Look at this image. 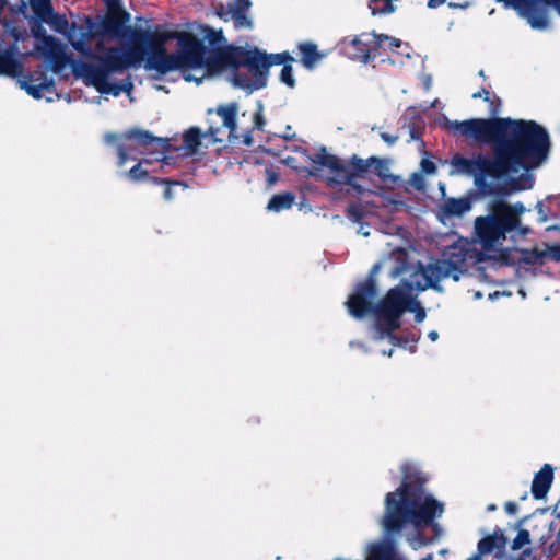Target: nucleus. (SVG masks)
<instances>
[{
  "label": "nucleus",
  "instance_id": "nucleus-1",
  "mask_svg": "<svg viewBox=\"0 0 560 560\" xmlns=\"http://www.w3.org/2000/svg\"><path fill=\"white\" fill-rule=\"evenodd\" d=\"M47 23L54 31L67 37L71 46L84 57L100 62L95 66L91 62H80L73 66L75 73L83 78L88 85L94 86L102 94L119 95L121 92H130L132 84L112 83V73L139 65L143 59V52L137 47H113L110 43L118 36V27L110 21L94 22L90 18L69 24L65 15L50 13L40 20Z\"/></svg>",
  "mask_w": 560,
  "mask_h": 560
},
{
  "label": "nucleus",
  "instance_id": "nucleus-2",
  "mask_svg": "<svg viewBox=\"0 0 560 560\" xmlns=\"http://www.w3.org/2000/svg\"><path fill=\"white\" fill-rule=\"evenodd\" d=\"M504 138L497 143V164L505 176L538 166L548 155L550 141L547 130L533 120L505 118Z\"/></svg>",
  "mask_w": 560,
  "mask_h": 560
},
{
  "label": "nucleus",
  "instance_id": "nucleus-3",
  "mask_svg": "<svg viewBox=\"0 0 560 560\" xmlns=\"http://www.w3.org/2000/svg\"><path fill=\"white\" fill-rule=\"evenodd\" d=\"M36 44L32 51L20 52L16 44L21 39V35H13L14 43H7L0 38V73L10 77H19L23 71V65L28 56H36L44 59L48 67L55 73H61L71 62L67 54V46L55 37L47 35L40 22H35L31 26Z\"/></svg>",
  "mask_w": 560,
  "mask_h": 560
},
{
  "label": "nucleus",
  "instance_id": "nucleus-4",
  "mask_svg": "<svg viewBox=\"0 0 560 560\" xmlns=\"http://www.w3.org/2000/svg\"><path fill=\"white\" fill-rule=\"evenodd\" d=\"M165 36L154 42L156 51L147 60V68L166 73L172 70H180L186 81H195L199 84L203 78L210 74L211 59L208 50L201 42L188 34L178 36L179 50L175 54H166Z\"/></svg>",
  "mask_w": 560,
  "mask_h": 560
},
{
  "label": "nucleus",
  "instance_id": "nucleus-5",
  "mask_svg": "<svg viewBox=\"0 0 560 560\" xmlns=\"http://www.w3.org/2000/svg\"><path fill=\"white\" fill-rule=\"evenodd\" d=\"M425 492H387L382 525L384 532L398 534L407 524L430 525L443 513V504L433 498L422 500Z\"/></svg>",
  "mask_w": 560,
  "mask_h": 560
},
{
  "label": "nucleus",
  "instance_id": "nucleus-6",
  "mask_svg": "<svg viewBox=\"0 0 560 560\" xmlns=\"http://www.w3.org/2000/svg\"><path fill=\"white\" fill-rule=\"evenodd\" d=\"M525 212L522 203L509 205L499 202L494 205L492 213L475 219L476 243L480 246L482 254L487 257H494L500 252L506 233L520 230L521 234L528 233V228H521L520 217Z\"/></svg>",
  "mask_w": 560,
  "mask_h": 560
},
{
  "label": "nucleus",
  "instance_id": "nucleus-7",
  "mask_svg": "<svg viewBox=\"0 0 560 560\" xmlns=\"http://www.w3.org/2000/svg\"><path fill=\"white\" fill-rule=\"evenodd\" d=\"M312 166L308 170L310 176L326 183L330 187L352 185L358 177H363L372 167L369 159H361L353 155L348 163L322 148L311 158Z\"/></svg>",
  "mask_w": 560,
  "mask_h": 560
},
{
  "label": "nucleus",
  "instance_id": "nucleus-8",
  "mask_svg": "<svg viewBox=\"0 0 560 560\" xmlns=\"http://www.w3.org/2000/svg\"><path fill=\"white\" fill-rule=\"evenodd\" d=\"M415 313L417 323L424 320L427 314L419 302L404 285L390 289L386 296L373 308L376 317V329L381 339L392 337V332L399 328L400 317L406 312Z\"/></svg>",
  "mask_w": 560,
  "mask_h": 560
},
{
  "label": "nucleus",
  "instance_id": "nucleus-9",
  "mask_svg": "<svg viewBox=\"0 0 560 560\" xmlns=\"http://www.w3.org/2000/svg\"><path fill=\"white\" fill-rule=\"evenodd\" d=\"M553 512L556 516L552 521L541 516H532L523 521L533 547L525 548L517 558L508 557L504 560H535V551L538 549L548 558L556 556L560 551V501L555 505Z\"/></svg>",
  "mask_w": 560,
  "mask_h": 560
},
{
  "label": "nucleus",
  "instance_id": "nucleus-10",
  "mask_svg": "<svg viewBox=\"0 0 560 560\" xmlns=\"http://www.w3.org/2000/svg\"><path fill=\"white\" fill-rule=\"evenodd\" d=\"M469 258H474L470 243L464 238L457 240L444 249L442 259L428 265L424 273L428 275L429 282L424 280L421 285H434L445 278L458 281L466 271V262Z\"/></svg>",
  "mask_w": 560,
  "mask_h": 560
},
{
  "label": "nucleus",
  "instance_id": "nucleus-11",
  "mask_svg": "<svg viewBox=\"0 0 560 560\" xmlns=\"http://www.w3.org/2000/svg\"><path fill=\"white\" fill-rule=\"evenodd\" d=\"M167 142L162 138L151 136L147 131L133 130L126 133L118 145V164L124 165L128 160L145 155L144 163L152 161L165 162Z\"/></svg>",
  "mask_w": 560,
  "mask_h": 560
},
{
  "label": "nucleus",
  "instance_id": "nucleus-12",
  "mask_svg": "<svg viewBox=\"0 0 560 560\" xmlns=\"http://www.w3.org/2000/svg\"><path fill=\"white\" fill-rule=\"evenodd\" d=\"M509 124L505 118H472L463 121L444 119L443 128L454 136H463L479 143H499L504 138V128Z\"/></svg>",
  "mask_w": 560,
  "mask_h": 560
},
{
  "label": "nucleus",
  "instance_id": "nucleus-13",
  "mask_svg": "<svg viewBox=\"0 0 560 560\" xmlns=\"http://www.w3.org/2000/svg\"><path fill=\"white\" fill-rule=\"evenodd\" d=\"M451 166V175H474L476 182L479 180L478 175L505 176L502 165L497 164V153H494L493 159L478 158L477 160L456 155L452 159Z\"/></svg>",
  "mask_w": 560,
  "mask_h": 560
},
{
  "label": "nucleus",
  "instance_id": "nucleus-14",
  "mask_svg": "<svg viewBox=\"0 0 560 560\" xmlns=\"http://www.w3.org/2000/svg\"><path fill=\"white\" fill-rule=\"evenodd\" d=\"M294 59L288 52L266 55L258 49L248 50L246 62L256 71L254 79L248 84L253 88H264L267 83V74L272 65H288Z\"/></svg>",
  "mask_w": 560,
  "mask_h": 560
},
{
  "label": "nucleus",
  "instance_id": "nucleus-15",
  "mask_svg": "<svg viewBox=\"0 0 560 560\" xmlns=\"http://www.w3.org/2000/svg\"><path fill=\"white\" fill-rule=\"evenodd\" d=\"M339 50L349 59L368 63L376 56L374 33H363L359 36L343 38L339 43Z\"/></svg>",
  "mask_w": 560,
  "mask_h": 560
},
{
  "label": "nucleus",
  "instance_id": "nucleus-16",
  "mask_svg": "<svg viewBox=\"0 0 560 560\" xmlns=\"http://www.w3.org/2000/svg\"><path fill=\"white\" fill-rule=\"evenodd\" d=\"M376 296V287L373 280L358 284L353 294L346 302L349 313L355 318L364 317L371 310Z\"/></svg>",
  "mask_w": 560,
  "mask_h": 560
},
{
  "label": "nucleus",
  "instance_id": "nucleus-17",
  "mask_svg": "<svg viewBox=\"0 0 560 560\" xmlns=\"http://www.w3.org/2000/svg\"><path fill=\"white\" fill-rule=\"evenodd\" d=\"M394 535L384 532V537L381 540L370 544L364 560H405L397 551Z\"/></svg>",
  "mask_w": 560,
  "mask_h": 560
},
{
  "label": "nucleus",
  "instance_id": "nucleus-18",
  "mask_svg": "<svg viewBox=\"0 0 560 560\" xmlns=\"http://www.w3.org/2000/svg\"><path fill=\"white\" fill-rule=\"evenodd\" d=\"M247 54L248 50H242L237 54L236 62L230 74V81L234 86L241 88L248 92H253L255 90H258L259 88H253L247 85V83L249 84L250 81H253L254 73L256 72L246 62Z\"/></svg>",
  "mask_w": 560,
  "mask_h": 560
},
{
  "label": "nucleus",
  "instance_id": "nucleus-19",
  "mask_svg": "<svg viewBox=\"0 0 560 560\" xmlns=\"http://www.w3.org/2000/svg\"><path fill=\"white\" fill-rule=\"evenodd\" d=\"M19 84L34 98H40L45 92L54 91V81L43 71H35L30 75L19 79Z\"/></svg>",
  "mask_w": 560,
  "mask_h": 560
},
{
  "label": "nucleus",
  "instance_id": "nucleus-20",
  "mask_svg": "<svg viewBox=\"0 0 560 560\" xmlns=\"http://www.w3.org/2000/svg\"><path fill=\"white\" fill-rule=\"evenodd\" d=\"M471 209V202L467 198L445 199L438 208V217L445 222L452 218H459Z\"/></svg>",
  "mask_w": 560,
  "mask_h": 560
},
{
  "label": "nucleus",
  "instance_id": "nucleus-21",
  "mask_svg": "<svg viewBox=\"0 0 560 560\" xmlns=\"http://www.w3.org/2000/svg\"><path fill=\"white\" fill-rule=\"evenodd\" d=\"M402 485L397 490H422L428 481V476L422 472L416 465L405 464L401 467Z\"/></svg>",
  "mask_w": 560,
  "mask_h": 560
},
{
  "label": "nucleus",
  "instance_id": "nucleus-22",
  "mask_svg": "<svg viewBox=\"0 0 560 560\" xmlns=\"http://www.w3.org/2000/svg\"><path fill=\"white\" fill-rule=\"evenodd\" d=\"M237 105L235 103H231L229 105L220 106L217 109V114L222 119L223 126L229 129V139H237L236 135V114H237Z\"/></svg>",
  "mask_w": 560,
  "mask_h": 560
},
{
  "label": "nucleus",
  "instance_id": "nucleus-23",
  "mask_svg": "<svg viewBox=\"0 0 560 560\" xmlns=\"http://www.w3.org/2000/svg\"><path fill=\"white\" fill-rule=\"evenodd\" d=\"M201 133L200 130L196 127L188 129L183 135V142L177 148L182 155L190 156L197 152L198 147L200 145Z\"/></svg>",
  "mask_w": 560,
  "mask_h": 560
},
{
  "label": "nucleus",
  "instance_id": "nucleus-24",
  "mask_svg": "<svg viewBox=\"0 0 560 560\" xmlns=\"http://www.w3.org/2000/svg\"><path fill=\"white\" fill-rule=\"evenodd\" d=\"M506 546V537L501 530L494 532L492 535L483 537L478 542V551L480 555H487L494 549H503Z\"/></svg>",
  "mask_w": 560,
  "mask_h": 560
},
{
  "label": "nucleus",
  "instance_id": "nucleus-25",
  "mask_svg": "<svg viewBox=\"0 0 560 560\" xmlns=\"http://www.w3.org/2000/svg\"><path fill=\"white\" fill-rule=\"evenodd\" d=\"M299 50L301 54V61L303 66L307 69H312L315 65L324 57V54H320L317 50V46L313 43H301L299 44Z\"/></svg>",
  "mask_w": 560,
  "mask_h": 560
},
{
  "label": "nucleus",
  "instance_id": "nucleus-26",
  "mask_svg": "<svg viewBox=\"0 0 560 560\" xmlns=\"http://www.w3.org/2000/svg\"><path fill=\"white\" fill-rule=\"evenodd\" d=\"M428 268V265H419L413 272L410 275V280L401 282L399 285H404L406 290L411 294L412 290H425L430 285H421L422 282L425 280L429 282V278L424 277L427 276L424 273L425 269Z\"/></svg>",
  "mask_w": 560,
  "mask_h": 560
},
{
  "label": "nucleus",
  "instance_id": "nucleus-27",
  "mask_svg": "<svg viewBox=\"0 0 560 560\" xmlns=\"http://www.w3.org/2000/svg\"><path fill=\"white\" fill-rule=\"evenodd\" d=\"M553 480V468L549 464L535 475L532 483V490H549Z\"/></svg>",
  "mask_w": 560,
  "mask_h": 560
},
{
  "label": "nucleus",
  "instance_id": "nucleus-28",
  "mask_svg": "<svg viewBox=\"0 0 560 560\" xmlns=\"http://www.w3.org/2000/svg\"><path fill=\"white\" fill-rule=\"evenodd\" d=\"M370 161L372 162L371 168L381 179L390 180L393 183L397 182L398 178L390 173L388 160L371 156Z\"/></svg>",
  "mask_w": 560,
  "mask_h": 560
},
{
  "label": "nucleus",
  "instance_id": "nucleus-29",
  "mask_svg": "<svg viewBox=\"0 0 560 560\" xmlns=\"http://www.w3.org/2000/svg\"><path fill=\"white\" fill-rule=\"evenodd\" d=\"M294 196L290 192L275 195L268 202V210L279 212L292 207Z\"/></svg>",
  "mask_w": 560,
  "mask_h": 560
},
{
  "label": "nucleus",
  "instance_id": "nucleus-30",
  "mask_svg": "<svg viewBox=\"0 0 560 560\" xmlns=\"http://www.w3.org/2000/svg\"><path fill=\"white\" fill-rule=\"evenodd\" d=\"M527 547H533V542L530 540L528 530H527L524 522H522L520 524L516 536L512 540L511 549L513 551H517V550H524Z\"/></svg>",
  "mask_w": 560,
  "mask_h": 560
},
{
  "label": "nucleus",
  "instance_id": "nucleus-31",
  "mask_svg": "<svg viewBox=\"0 0 560 560\" xmlns=\"http://www.w3.org/2000/svg\"><path fill=\"white\" fill-rule=\"evenodd\" d=\"M374 44L376 46V51L378 49H389L392 51L396 50L400 47L401 40L395 37H390L383 34H375L374 33Z\"/></svg>",
  "mask_w": 560,
  "mask_h": 560
},
{
  "label": "nucleus",
  "instance_id": "nucleus-32",
  "mask_svg": "<svg viewBox=\"0 0 560 560\" xmlns=\"http://www.w3.org/2000/svg\"><path fill=\"white\" fill-rule=\"evenodd\" d=\"M30 5L35 16L40 21L52 10L50 0H30Z\"/></svg>",
  "mask_w": 560,
  "mask_h": 560
},
{
  "label": "nucleus",
  "instance_id": "nucleus-33",
  "mask_svg": "<svg viewBox=\"0 0 560 560\" xmlns=\"http://www.w3.org/2000/svg\"><path fill=\"white\" fill-rule=\"evenodd\" d=\"M372 14L392 13L395 10L390 0H370Z\"/></svg>",
  "mask_w": 560,
  "mask_h": 560
},
{
  "label": "nucleus",
  "instance_id": "nucleus-34",
  "mask_svg": "<svg viewBox=\"0 0 560 560\" xmlns=\"http://www.w3.org/2000/svg\"><path fill=\"white\" fill-rule=\"evenodd\" d=\"M523 259L527 264L544 265L546 262L545 248H534L530 252H526Z\"/></svg>",
  "mask_w": 560,
  "mask_h": 560
},
{
  "label": "nucleus",
  "instance_id": "nucleus-35",
  "mask_svg": "<svg viewBox=\"0 0 560 560\" xmlns=\"http://www.w3.org/2000/svg\"><path fill=\"white\" fill-rule=\"evenodd\" d=\"M234 22L236 28L252 27V21L247 18V12H233L229 13Z\"/></svg>",
  "mask_w": 560,
  "mask_h": 560
},
{
  "label": "nucleus",
  "instance_id": "nucleus-36",
  "mask_svg": "<svg viewBox=\"0 0 560 560\" xmlns=\"http://www.w3.org/2000/svg\"><path fill=\"white\" fill-rule=\"evenodd\" d=\"M280 80L284 84H287L289 88H293L295 85V80L293 77V69L290 63L284 65L281 73H280Z\"/></svg>",
  "mask_w": 560,
  "mask_h": 560
},
{
  "label": "nucleus",
  "instance_id": "nucleus-37",
  "mask_svg": "<svg viewBox=\"0 0 560 560\" xmlns=\"http://www.w3.org/2000/svg\"><path fill=\"white\" fill-rule=\"evenodd\" d=\"M546 261L560 262V245L545 246Z\"/></svg>",
  "mask_w": 560,
  "mask_h": 560
},
{
  "label": "nucleus",
  "instance_id": "nucleus-38",
  "mask_svg": "<svg viewBox=\"0 0 560 560\" xmlns=\"http://www.w3.org/2000/svg\"><path fill=\"white\" fill-rule=\"evenodd\" d=\"M249 7H250L249 0H235L233 3L229 4V13H231V11H233V12H238V11L247 12Z\"/></svg>",
  "mask_w": 560,
  "mask_h": 560
},
{
  "label": "nucleus",
  "instance_id": "nucleus-39",
  "mask_svg": "<svg viewBox=\"0 0 560 560\" xmlns=\"http://www.w3.org/2000/svg\"><path fill=\"white\" fill-rule=\"evenodd\" d=\"M142 163H138L136 164L128 173V176L132 179V180H140L142 178H144L147 176V171L142 170Z\"/></svg>",
  "mask_w": 560,
  "mask_h": 560
},
{
  "label": "nucleus",
  "instance_id": "nucleus-40",
  "mask_svg": "<svg viewBox=\"0 0 560 560\" xmlns=\"http://www.w3.org/2000/svg\"><path fill=\"white\" fill-rule=\"evenodd\" d=\"M489 103V112L491 115L495 116L499 113L501 101L498 96L490 94V101H487Z\"/></svg>",
  "mask_w": 560,
  "mask_h": 560
},
{
  "label": "nucleus",
  "instance_id": "nucleus-41",
  "mask_svg": "<svg viewBox=\"0 0 560 560\" xmlns=\"http://www.w3.org/2000/svg\"><path fill=\"white\" fill-rule=\"evenodd\" d=\"M421 170L423 173L430 175V174H434L436 172V166H435L434 162H432L431 160L423 159L421 161Z\"/></svg>",
  "mask_w": 560,
  "mask_h": 560
},
{
  "label": "nucleus",
  "instance_id": "nucleus-42",
  "mask_svg": "<svg viewBox=\"0 0 560 560\" xmlns=\"http://www.w3.org/2000/svg\"><path fill=\"white\" fill-rule=\"evenodd\" d=\"M347 215L354 221H359L361 218L360 207L357 205H351L347 210Z\"/></svg>",
  "mask_w": 560,
  "mask_h": 560
},
{
  "label": "nucleus",
  "instance_id": "nucleus-43",
  "mask_svg": "<svg viewBox=\"0 0 560 560\" xmlns=\"http://www.w3.org/2000/svg\"><path fill=\"white\" fill-rule=\"evenodd\" d=\"M253 122H254V128L255 129H258V130H261L264 125H265V120H264V116L261 114V110H257L255 114H254V117H253Z\"/></svg>",
  "mask_w": 560,
  "mask_h": 560
},
{
  "label": "nucleus",
  "instance_id": "nucleus-44",
  "mask_svg": "<svg viewBox=\"0 0 560 560\" xmlns=\"http://www.w3.org/2000/svg\"><path fill=\"white\" fill-rule=\"evenodd\" d=\"M479 97H482L485 101H490V92L483 88L480 91L472 94V98Z\"/></svg>",
  "mask_w": 560,
  "mask_h": 560
},
{
  "label": "nucleus",
  "instance_id": "nucleus-45",
  "mask_svg": "<svg viewBox=\"0 0 560 560\" xmlns=\"http://www.w3.org/2000/svg\"><path fill=\"white\" fill-rule=\"evenodd\" d=\"M381 138L388 144H394L397 140H398V137L397 136H394V135H390V133H387V132H382L381 133Z\"/></svg>",
  "mask_w": 560,
  "mask_h": 560
},
{
  "label": "nucleus",
  "instance_id": "nucleus-46",
  "mask_svg": "<svg viewBox=\"0 0 560 560\" xmlns=\"http://www.w3.org/2000/svg\"><path fill=\"white\" fill-rule=\"evenodd\" d=\"M443 3H445V0H429L428 7L431 9H436Z\"/></svg>",
  "mask_w": 560,
  "mask_h": 560
},
{
  "label": "nucleus",
  "instance_id": "nucleus-47",
  "mask_svg": "<svg viewBox=\"0 0 560 560\" xmlns=\"http://www.w3.org/2000/svg\"><path fill=\"white\" fill-rule=\"evenodd\" d=\"M214 61L218 66H223L225 63V57L222 54H218L214 56Z\"/></svg>",
  "mask_w": 560,
  "mask_h": 560
},
{
  "label": "nucleus",
  "instance_id": "nucleus-48",
  "mask_svg": "<svg viewBox=\"0 0 560 560\" xmlns=\"http://www.w3.org/2000/svg\"><path fill=\"white\" fill-rule=\"evenodd\" d=\"M164 198L166 200H171L173 198L172 188L170 186H167L164 190Z\"/></svg>",
  "mask_w": 560,
  "mask_h": 560
},
{
  "label": "nucleus",
  "instance_id": "nucleus-49",
  "mask_svg": "<svg viewBox=\"0 0 560 560\" xmlns=\"http://www.w3.org/2000/svg\"><path fill=\"white\" fill-rule=\"evenodd\" d=\"M548 492H532L536 500L545 499Z\"/></svg>",
  "mask_w": 560,
  "mask_h": 560
},
{
  "label": "nucleus",
  "instance_id": "nucleus-50",
  "mask_svg": "<svg viewBox=\"0 0 560 560\" xmlns=\"http://www.w3.org/2000/svg\"><path fill=\"white\" fill-rule=\"evenodd\" d=\"M428 337L430 338V340L436 341L438 338H439V334H438V331L432 330V331L429 332Z\"/></svg>",
  "mask_w": 560,
  "mask_h": 560
},
{
  "label": "nucleus",
  "instance_id": "nucleus-51",
  "mask_svg": "<svg viewBox=\"0 0 560 560\" xmlns=\"http://www.w3.org/2000/svg\"><path fill=\"white\" fill-rule=\"evenodd\" d=\"M404 271V268L397 267L392 271V276L395 278Z\"/></svg>",
  "mask_w": 560,
  "mask_h": 560
},
{
  "label": "nucleus",
  "instance_id": "nucleus-52",
  "mask_svg": "<svg viewBox=\"0 0 560 560\" xmlns=\"http://www.w3.org/2000/svg\"><path fill=\"white\" fill-rule=\"evenodd\" d=\"M380 268H381V264H375V265L373 266L372 270H371V273H372V275L377 273V272H378V270H380Z\"/></svg>",
  "mask_w": 560,
  "mask_h": 560
},
{
  "label": "nucleus",
  "instance_id": "nucleus-53",
  "mask_svg": "<svg viewBox=\"0 0 560 560\" xmlns=\"http://www.w3.org/2000/svg\"><path fill=\"white\" fill-rule=\"evenodd\" d=\"M5 4H7V0H0V12L3 10Z\"/></svg>",
  "mask_w": 560,
  "mask_h": 560
},
{
  "label": "nucleus",
  "instance_id": "nucleus-54",
  "mask_svg": "<svg viewBox=\"0 0 560 560\" xmlns=\"http://www.w3.org/2000/svg\"><path fill=\"white\" fill-rule=\"evenodd\" d=\"M421 560H433V555L428 553L425 557H423Z\"/></svg>",
  "mask_w": 560,
  "mask_h": 560
},
{
  "label": "nucleus",
  "instance_id": "nucleus-55",
  "mask_svg": "<svg viewBox=\"0 0 560 560\" xmlns=\"http://www.w3.org/2000/svg\"><path fill=\"white\" fill-rule=\"evenodd\" d=\"M244 142H245V144L249 145L252 143L250 137L246 136Z\"/></svg>",
  "mask_w": 560,
  "mask_h": 560
},
{
  "label": "nucleus",
  "instance_id": "nucleus-56",
  "mask_svg": "<svg viewBox=\"0 0 560 560\" xmlns=\"http://www.w3.org/2000/svg\"><path fill=\"white\" fill-rule=\"evenodd\" d=\"M269 182H270L271 184H272V183H275V182H276V176L270 175V177H269Z\"/></svg>",
  "mask_w": 560,
  "mask_h": 560
},
{
  "label": "nucleus",
  "instance_id": "nucleus-57",
  "mask_svg": "<svg viewBox=\"0 0 560 560\" xmlns=\"http://www.w3.org/2000/svg\"><path fill=\"white\" fill-rule=\"evenodd\" d=\"M439 553H440V555H442V556H444V555H446V553H447V549H441V550L439 551Z\"/></svg>",
  "mask_w": 560,
  "mask_h": 560
},
{
  "label": "nucleus",
  "instance_id": "nucleus-58",
  "mask_svg": "<svg viewBox=\"0 0 560 560\" xmlns=\"http://www.w3.org/2000/svg\"><path fill=\"white\" fill-rule=\"evenodd\" d=\"M113 139H114V136H108V137H106V140H107L108 142H109V141H112Z\"/></svg>",
  "mask_w": 560,
  "mask_h": 560
},
{
  "label": "nucleus",
  "instance_id": "nucleus-59",
  "mask_svg": "<svg viewBox=\"0 0 560 560\" xmlns=\"http://www.w3.org/2000/svg\"><path fill=\"white\" fill-rule=\"evenodd\" d=\"M155 183H164V180L154 179ZM165 184H168V182H165Z\"/></svg>",
  "mask_w": 560,
  "mask_h": 560
},
{
  "label": "nucleus",
  "instance_id": "nucleus-60",
  "mask_svg": "<svg viewBox=\"0 0 560 560\" xmlns=\"http://www.w3.org/2000/svg\"><path fill=\"white\" fill-rule=\"evenodd\" d=\"M479 75H480V77H485V72H483V70H480V71H479Z\"/></svg>",
  "mask_w": 560,
  "mask_h": 560
},
{
  "label": "nucleus",
  "instance_id": "nucleus-61",
  "mask_svg": "<svg viewBox=\"0 0 560 560\" xmlns=\"http://www.w3.org/2000/svg\"><path fill=\"white\" fill-rule=\"evenodd\" d=\"M362 234H363V235H365V236H368V235H369V232H366V230H363V231H362Z\"/></svg>",
  "mask_w": 560,
  "mask_h": 560
},
{
  "label": "nucleus",
  "instance_id": "nucleus-62",
  "mask_svg": "<svg viewBox=\"0 0 560 560\" xmlns=\"http://www.w3.org/2000/svg\"><path fill=\"white\" fill-rule=\"evenodd\" d=\"M362 234H363V235H365V236H368V235H369V232H366V230H363V231H362Z\"/></svg>",
  "mask_w": 560,
  "mask_h": 560
},
{
  "label": "nucleus",
  "instance_id": "nucleus-63",
  "mask_svg": "<svg viewBox=\"0 0 560 560\" xmlns=\"http://www.w3.org/2000/svg\"><path fill=\"white\" fill-rule=\"evenodd\" d=\"M397 253H398L399 255L405 254L401 249H398V250H397Z\"/></svg>",
  "mask_w": 560,
  "mask_h": 560
},
{
  "label": "nucleus",
  "instance_id": "nucleus-64",
  "mask_svg": "<svg viewBox=\"0 0 560 560\" xmlns=\"http://www.w3.org/2000/svg\"><path fill=\"white\" fill-rule=\"evenodd\" d=\"M489 510H494V505H489Z\"/></svg>",
  "mask_w": 560,
  "mask_h": 560
}]
</instances>
